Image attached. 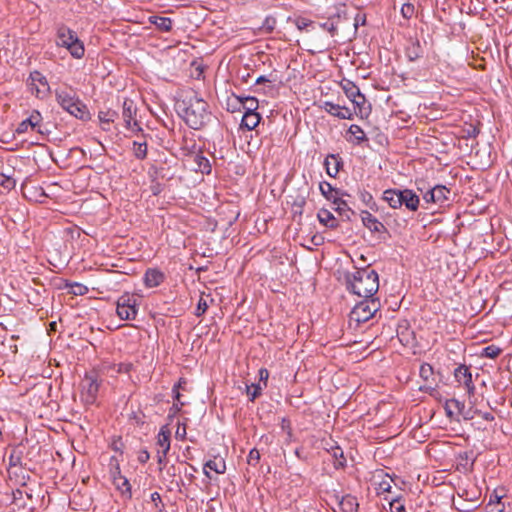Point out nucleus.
<instances>
[{"label": "nucleus", "mask_w": 512, "mask_h": 512, "mask_svg": "<svg viewBox=\"0 0 512 512\" xmlns=\"http://www.w3.org/2000/svg\"><path fill=\"white\" fill-rule=\"evenodd\" d=\"M175 107L178 115L194 130L201 129L211 121L208 103L194 91L177 101Z\"/></svg>", "instance_id": "nucleus-1"}, {"label": "nucleus", "mask_w": 512, "mask_h": 512, "mask_svg": "<svg viewBox=\"0 0 512 512\" xmlns=\"http://www.w3.org/2000/svg\"><path fill=\"white\" fill-rule=\"evenodd\" d=\"M347 289L364 299H375L373 296L379 289L378 273L367 268L357 269L353 273H347L345 276Z\"/></svg>", "instance_id": "nucleus-2"}, {"label": "nucleus", "mask_w": 512, "mask_h": 512, "mask_svg": "<svg viewBox=\"0 0 512 512\" xmlns=\"http://www.w3.org/2000/svg\"><path fill=\"white\" fill-rule=\"evenodd\" d=\"M54 93L57 104L71 116L82 121L91 119L87 105L79 98L72 86L56 88Z\"/></svg>", "instance_id": "nucleus-3"}, {"label": "nucleus", "mask_w": 512, "mask_h": 512, "mask_svg": "<svg viewBox=\"0 0 512 512\" xmlns=\"http://www.w3.org/2000/svg\"><path fill=\"white\" fill-rule=\"evenodd\" d=\"M56 44L66 48L72 57L81 59L84 56L85 48L83 42L78 38L75 31L65 25L57 29Z\"/></svg>", "instance_id": "nucleus-4"}, {"label": "nucleus", "mask_w": 512, "mask_h": 512, "mask_svg": "<svg viewBox=\"0 0 512 512\" xmlns=\"http://www.w3.org/2000/svg\"><path fill=\"white\" fill-rule=\"evenodd\" d=\"M379 299H364L358 302L349 314V326L357 328L361 323H365L373 318L380 309Z\"/></svg>", "instance_id": "nucleus-5"}, {"label": "nucleus", "mask_w": 512, "mask_h": 512, "mask_svg": "<svg viewBox=\"0 0 512 512\" xmlns=\"http://www.w3.org/2000/svg\"><path fill=\"white\" fill-rule=\"evenodd\" d=\"M116 313L121 320H134L138 313L137 299L125 293L117 300Z\"/></svg>", "instance_id": "nucleus-6"}, {"label": "nucleus", "mask_w": 512, "mask_h": 512, "mask_svg": "<svg viewBox=\"0 0 512 512\" xmlns=\"http://www.w3.org/2000/svg\"><path fill=\"white\" fill-rule=\"evenodd\" d=\"M99 387L100 383L96 373H87L81 384L82 401L87 405L94 404L97 399Z\"/></svg>", "instance_id": "nucleus-7"}, {"label": "nucleus", "mask_w": 512, "mask_h": 512, "mask_svg": "<svg viewBox=\"0 0 512 512\" xmlns=\"http://www.w3.org/2000/svg\"><path fill=\"white\" fill-rule=\"evenodd\" d=\"M137 105L132 99L125 98L122 105V119L127 130L140 131L141 126L137 120Z\"/></svg>", "instance_id": "nucleus-8"}, {"label": "nucleus", "mask_w": 512, "mask_h": 512, "mask_svg": "<svg viewBox=\"0 0 512 512\" xmlns=\"http://www.w3.org/2000/svg\"><path fill=\"white\" fill-rule=\"evenodd\" d=\"M454 377L455 380L460 384L463 385L469 396H472L475 392V385L472 380V374L470 372L469 367L466 365H460L458 366L454 371Z\"/></svg>", "instance_id": "nucleus-9"}, {"label": "nucleus", "mask_w": 512, "mask_h": 512, "mask_svg": "<svg viewBox=\"0 0 512 512\" xmlns=\"http://www.w3.org/2000/svg\"><path fill=\"white\" fill-rule=\"evenodd\" d=\"M419 375L421 379L426 383L420 386L419 390L423 392L432 393L437 387L436 380L434 378V369L429 363H423L419 369Z\"/></svg>", "instance_id": "nucleus-10"}, {"label": "nucleus", "mask_w": 512, "mask_h": 512, "mask_svg": "<svg viewBox=\"0 0 512 512\" xmlns=\"http://www.w3.org/2000/svg\"><path fill=\"white\" fill-rule=\"evenodd\" d=\"M29 81L31 86L32 93H35L37 97L39 95L45 94L49 91V83L46 79V77L39 71L35 70L30 73L29 75Z\"/></svg>", "instance_id": "nucleus-11"}, {"label": "nucleus", "mask_w": 512, "mask_h": 512, "mask_svg": "<svg viewBox=\"0 0 512 512\" xmlns=\"http://www.w3.org/2000/svg\"><path fill=\"white\" fill-rule=\"evenodd\" d=\"M156 452L168 454L171 448V431L168 425H163L156 436Z\"/></svg>", "instance_id": "nucleus-12"}, {"label": "nucleus", "mask_w": 512, "mask_h": 512, "mask_svg": "<svg viewBox=\"0 0 512 512\" xmlns=\"http://www.w3.org/2000/svg\"><path fill=\"white\" fill-rule=\"evenodd\" d=\"M165 280L164 273L157 268H148L144 274L143 282L147 288H155Z\"/></svg>", "instance_id": "nucleus-13"}, {"label": "nucleus", "mask_w": 512, "mask_h": 512, "mask_svg": "<svg viewBox=\"0 0 512 512\" xmlns=\"http://www.w3.org/2000/svg\"><path fill=\"white\" fill-rule=\"evenodd\" d=\"M400 193L402 194L401 208L404 206L409 211H417L420 204L419 196L410 189L400 190Z\"/></svg>", "instance_id": "nucleus-14"}, {"label": "nucleus", "mask_w": 512, "mask_h": 512, "mask_svg": "<svg viewBox=\"0 0 512 512\" xmlns=\"http://www.w3.org/2000/svg\"><path fill=\"white\" fill-rule=\"evenodd\" d=\"M324 109L327 113H329L330 115L335 116L339 119H352L353 118V112L349 108L342 107L338 104H334L329 101H326L324 103Z\"/></svg>", "instance_id": "nucleus-15"}, {"label": "nucleus", "mask_w": 512, "mask_h": 512, "mask_svg": "<svg viewBox=\"0 0 512 512\" xmlns=\"http://www.w3.org/2000/svg\"><path fill=\"white\" fill-rule=\"evenodd\" d=\"M319 190L321 194L329 201H332L335 205L346 206V201L337 197L338 191L327 181H322L319 184Z\"/></svg>", "instance_id": "nucleus-16"}, {"label": "nucleus", "mask_w": 512, "mask_h": 512, "mask_svg": "<svg viewBox=\"0 0 512 512\" xmlns=\"http://www.w3.org/2000/svg\"><path fill=\"white\" fill-rule=\"evenodd\" d=\"M335 498L340 506L341 512H358L359 503L355 496L346 494L345 496L340 497L336 494Z\"/></svg>", "instance_id": "nucleus-17"}, {"label": "nucleus", "mask_w": 512, "mask_h": 512, "mask_svg": "<svg viewBox=\"0 0 512 512\" xmlns=\"http://www.w3.org/2000/svg\"><path fill=\"white\" fill-rule=\"evenodd\" d=\"M361 220L363 225L368 228L371 232H384L386 231L385 226L375 216L368 211L361 212Z\"/></svg>", "instance_id": "nucleus-18"}, {"label": "nucleus", "mask_w": 512, "mask_h": 512, "mask_svg": "<svg viewBox=\"0 0 512 512\" xmlns=\"http://www.w3.org/2000/svg\"><path fill=\"white\" fill-rule=\"evenodd\" d=\"M207 469H210L217 474H224L226 471V462L222 457H215L214 459L208 460L203 467V473L208 478H211L210 473Z\"/></svg>", "instance_id": "nucleus-19"}, {"label": "nucleus", "mask_w": 512, "mask_h": 512, "mask_svg": "<svg viewBox=\"0 0 512 512\" xmlns=\"http://www.w3.org/2000/svg\"><path fill=\"white\" fill-rule=\"evenodd\" d=\"M326 173L330 177H336L342 166V160L338 155L329 154L324 161Z\"/></svg>", "instance_id": "nucleus-20"}, {"label": "nucleus", "mask_w": 512, "mask_h": 512, "mask_svg": "<svg viewBox=\"0 0 512 512\" xmlns=\"http://www.w3.org/2000/svg\"><path fill=\"white\" fill-rule=\"evenodd\" d=\"M409 61H416L423 56V47L418 39H412L405 49Z\"/></svg>", "instance_id": "nucleus-21"}, {"label": "nucleus", "mask_w": 512, "mask_h": 512, "mask_svg": "<svg viewBox=\"0 0 512 512\" xmlns=\"http://www.w3.org/2000/svg\"><path fill=\"white\" fill-rule=\"evenodd\" d=\"M382 199L388 203V205L393 209L401 208L400 199H402V194L399 189H387L383 192Z\"/></svg>", "instance_id": "nucleus-22"}, {"label": "nucleus", "mask_w": 512, "mask_h": 512, "mask_svg": "<svg viewBox=\"0 0 512 512\" xmlns=\"http://www.w3.org/2000/svg\"><path fill=\"white\" fill-rule=\"evenodd\" d=\"M149 23L153 24L158 30L162 32H169L172 29L173 21L169 17L152 15L148 18Z\"/></svg>", "instance_id": "nucleus-23"}, {"label": "nucleus", "mask_w": 512, "mask_h": 512, "mask_svg": "<svg viewBox=\"0 0 512 512\" xmlns=\"http://www.w3.org/2000/svg\"><path fill=\"white\" fill-rule=\"evenodd\" d=\"M347 133L353 137L352 138H347L348 141L350 142H353L357 145L365 142L368 140L364 130L359 126V125H356V124H352L350 125V127L348 128V131Z\"/></svg>", "instance_id": "nucleus-24"}, {"label": "nucleus", "mask_w": 512, "mask_h": 512, "mask_svg": "<svg viewBox=\"0 0 512 512\" xmlns=\"http://www.w3.org/2000/svg\"><path fill=\"white\" fill-rule=\"evenodd\" d=\"M317 218L322 225L328 228L335 229L338 227V222L336 218L327 209H320L319 212L317 213Z\"/></svg>", "instance_id": "nucleus-25"}, {"label": "nucleus", "mask_w": 512, "mask_h": 512, "mask_svg": "<svg viewBox=\"0 0 512 512\" xmlns=\"http://www.w3.org/2000/svg\"><path fill=\"white\" fill-rule=\"evenodd\" d=\"M260 120H261V116L257 112L244 113L240 126H241V128H246L247 130L251 131L258 126Z\"/></svg>", "instance_id": "nucleus-26"}, {"label": "nucleus", "mask_w": 512, "mask_h": 512, "mask_svg": "<svg viewBox=\"0 0 512 512\" xmlns=\"http://www.w3.org/2000/svg\"><path fill=\"white\" fill-rule=\"evenodd\" d=\"M113 485L121 493L123 497L127 499L132 498L131 484L125 476H123L121 480L113 481Z\"/></svg>", "instance_id": "nucleus-27"}, {"label": "nucleus", "mask_w": 512, "mask_h": 512, "mask_svg": "<svg viewBox=\"0 0 512 512\" xmlns=\"http://www.w3.org/2000/svg\"><path fill=\"white\" fill-rule=\"evenodd\" d=\"M435 193L436 204L444 205L449 201L451 191L444 185H436L433 187Z\"/></svg>", "instance_id": "nucleus-28"}, {"label": "nucleus", "mask_w": 512, "mask_h": 512, "mask_svg": "<svg viewBox=\"0 0 512 512\" xmlns=\"http://www.w3.org/2000/svg\"><path fill=\"white\" fill-rule=\"evenodd\" d=\"M118 116L117 112L111 109H108L106 111H99L98 113V119L100 123L102 124V129L104 131H108L109 127H106L104 125H108L115 121L116 117Z\"/></svg>", "instance_id": "nucleus-29"}, {"label": "nucleus", "mask_w": 512, "mask_h": 512, "mask_svg": "<svg viewBox=\"0 0 512 512\" xmlns=\"http://www.w3.org/2000/svg\"><path fill=\"white\" fill-rule=\"evenodd\" d=\"M330 453L334 458V468L340 469L344 468L346 465V458L344 456L343 450L339 446H332Z\"/></svg>", "instance_id": "nucleus-30"}, {"label": "nucleus", "mask_w": 512, "mask_h": 512, "mask_svg": "<svg viewBox=\"0 0 512 512\" xmlns=\"http://www.w3.org/2000/svg\"><path fill=\"white\" fill-rule=\"evenodd\" d=\"M343 90L346 96L351 100L353 98H361L362 102L364 101V95L361 94L360 89L351 81H346L343 85Z\"/></svg>", "instance_id": "nucleus-31"}, {"label": "nucleus", "mask_w": 512, "mask_h": 512, "mask_svg": "<svg viewBox=\"0 0 512 512\" xmlns=\"http://www.w3.org/2000/svg\"><path fill=\"white\" fill-rule=\"evenodd\" d=\"M453 504H454L455 508L461 512H471L478 507V500L477 499H471L469 501L458 500L457 502L454 501Z\"/></svg>", "instance_id": "nucleus-32"}, {"label": "nucleus", "mask_w": 512, "mask_h": 512, "mask_svg": "<svg viewBox=\"0 0 512 512\" xmlns=\"http://www.w3.org/2000/svg\"><path fill=\"white\" fill-rule=\"evenodd\" d=\"M132 151L133 155L138 160H144L147 157L148 153V144L147 142H133L132 143Z\"/></svg>", "instance_id": "nucleus-33"}, {"label": "nucleus", "mask_w": 512, "mask_h": 512, "mask_svg": "<svg viewBox=\"0 0 512 512\" xmlns=\"http://www.w3.org/2000/svg\"><path fill=\"white\" fill-rule=\"evenodd\" d=\"M358 197L359 199L361 200V202L367 206L369 209H371L372 211H378V206L376 204V202L374 201V198L372 196V194L366 190H360L358 192Z\"/></svg>", "instance_id": "nucleus-34"}, {"label": "nucleus", "mask_w": 512, "mask_h": 512, "mask_svg": "<svg viewBox=\"0 0 512 512\" xmlns=\"http://www.w3.org/2000/svg\"><path fill=\"white\" fill-rule=\"evenodd\" d=\"M109 474L112 482L115 480H121L123 477L120 469L119 462L116 457L112 456L109 463Z\"/></svg>", "instance_id": "nucleus-35"}, {"label": "nucleus", "mask_w": 512, "mask_h": 512, "mask_svg": "<svg viewBox=\"0 0 512 512\" xmlns=\"http://www.w3.org/2000/svg\"><path fill=\"white\" fill-rule=\"evenodd\" d=\"M340 19V16L334 15L330 17L326 22H323L320 24V27L324 30H327L331 36H334L337 33V25L338 21Z\"/></svg>", "instance_id": "nucleus-36"}, {"label": "nucleus", "mask_w": 512, "mask_h": 512, "mask_svg": "<svg viewBox=\"0 0 512 512\" xmlns=\"http://www.w3.org/2000/svg\"><path fill=\"white\" fill-rule=\"evenodd\" d=\"M485 512H511L506 510L505 504L501 502L500 497L496 496V500H490L489 503L485 507Z\"/></svg>", "instance_id": "nucleus-37"}, {"label": "nucleus", "mask_w": 512, "mask_h": 512, "mask_svg": "<svg viewBox=\"0 0 512 512\" xmlns=\"http://www.w3.org/2000/svg\"><path fill=\"white\" fill-rule=\"evenodd\" d=\"M264 387L261 383L252 384L250 386H247L246 392L249 397L250 401H254L257 397H259L262 393V390Z\"/></svg>", "instance_id": "nucleus-38"}, {"label": "nucleus", "mask_w": 512, "mask_h": 512, "mask_svg": "<svg viewBox=\"0 0 512 512\" xmlns=\"http://www.w3.org/2000/svg\"><path fill=\"white\" fill-rule=\"evenodd\" d=\"M195 162L198 165V169L202 173L209 174L211 172V164L206 157L202 155H196Z\"/></svg>", "instance_id": "nucleus-39"}, {"label": "nucleus", "mask_w": 512, "mask_h": 512, "mask_svg": "<svg viewBox=\"0 0 512 512\" xmlns=\"http://www.w3.org/2000/svg\"><path fill=\"white\" fill-rule=\"evenodd\" d=\"M501 351H502L501 348H499L498 346H496V345H489V346H486V347H484L482 349L481 356L487 357V358H490V359H495L496 357L499 356Z\"/></svg>", "instance_id": "nucleus-40"}, {"label": "nucleus", "mask_w": 512, "mask_h": 512, "mask_svg": "<svg viewBox=\"0 0 512 512\" xmlns=\"http://www.w3.org/2000/svg\"><path fill=\"white\" fill-rule=\"evenodd\" d=\"M245 113H255L258 109V101L252 96H245V102L243 104Z\"/></svg>", "instance_id": "nucleus-41"}, {"label": "nucleus", "mask_w": 512, "mask_h": 512, "mask_svg": "<svg viewBox=\"0 0 512 512\" xmlns=\"http://www.w3.org/2000/svg\"><path fill=\"white\" fill-rule=\"evenodd\" d=\"M0 186H2L3 188H5L7 190L14 189L16 186V180L9 175L1 173L0 174Z\"/></svg>", "instance_id": "nucleus-42"}, {"label": "nucleus", "mask_w": 512, "mask_h": 512, "mask_svg": "<svg viewBox=\"0 0 512 512\" xmlns=\"http://www.w3.org/2000/svg\"><path fill=\"white\" fill-rule=\"evenodd\" d=\"M66 286L70 288L69 292L74 295H84L88 292V288L81 283L75 282L67 284Z\"/></svg>", "instance_id": "nucleus-43"}, {"label": "nucleus", "mask_w": 512, "mask_h": 512, "mask_svg": "<svg viewBox=\"0 0 512 512\" xmlns=\"http://www.w3.org/2000/svg\"><path fill=\"white\" fill-rule=\"evenodd\" d=\"M31 123V130H35L36 128H40V124L42 122V115L39 111L34 110L27 118Z\"/></svg>", "instance_id": "nucleus-44"}, {"label": "nucleus", "mask_w": 512, "mask_h": 512, "mask_svg": "<svg viewBox=\"0 0 512 512\" xmlns=\"http://www.w3.org/2000/svg\"><path fill=\"white\" fill-rule=\"evenodd\" d=\"M260 461V452L253 448L250 450L248 457H247V463L252 466H256Z\"/></svg>", "instance_id": "nucleus-45"}, {"label": "nucleus", "mask_w": 512, "mask_h": 512, "mask_svg": "<svg viewBox=\"0 0 512 512\" xmlns=\"http://www.w3.org/2000/svg\"><path fill=\"white\" fill-rule=\"evenodd\" d=\"M415 12V7L411 3H405L403 4L401 8V14L405 19H410Z\"/></svg>", "instance_id": "nucleus-46"}, {"label": "nucleus", "mask_w": 512, "mask_h": 512, "mask_svg": "<svg viewBox=\"0 0 512 512\" xmlns=\"http://www.w3.org/2000/svg\"><path fill=\"white\" fill-rule=\"evenodd\" d=\"M207 309H208L207 301L203 297H200L198 304H197L195 315L197 317H200L207 311Z\"/></svg>", "instance_id": "nucleus-47"}, {"label": "nucleus", "mask_w": 512, "mask_h": 512, "mask_svg": "<svg viewBox=\"0 0 512 512\" xmlns=\"http://www.w3.org/2000/svg\"><path fill=\"white\" fill-rule=\"evenodd\" d=\"M448 402L451 404L452 408L455 410L457 415H460L459 413H463V410L465 409L464 402L455 398L449 399Z\"/></svg>", "instance_id": "nucleus-48"}, {"label": "nucleus", "mask_w": 512, "mask_h": 512, "mask_svg": "<svg viewBox=\"0 0 512 512\" xmlns=\"http://www.w3.org/2000/svg\"><path fill=\"white\" fill-rule=\"evenodd\" d=\"M132 133H133V134L135 135V137H136V139H135L133 142H143V141H145V142H147V143H148V140H149V139H150V140L152 139L151 134L144 132V130H143L142 128H141V130H140V131H134V132H132Z\"/></svg>", "instance_id": "nucleus-49"}, {"label": "nucleus", "mask_w": 512, "mask_h": 512, "mask_svg": "<svg viewBox=\"0 0 512 512\" xmlns=\"http://www.w3.org/2000/svg\"><path fill=\"white\" fill-rule=\"evenodd\" d=\"M312 24L313 22L311 20L304 17L297 18L295 21V25L300 31L306 30Z\"/></svg>", "instance_id": "nucleus-50"}, {"label": "nucleus", "mask_w": 512, "mask_h": 512, "mask_svg": "<svg viewBox=\"0 0 512 512\" xmlns=\"http://www.w3.org/2000/svg\"><path fill=\"white\" fill-rule=\"evenodd\" d=\"M276 26V19L273 16H267L263 22V28L267 32H272Z\"/></svg>", "instance_id": "nucleus-51"}, {"label": "nucleus", "mask_w": 512, "mask_h": 512, "mask_svg": "<svg viewBox=\"0 0 512 512\" xmlns=\"http://www.w3.org/2000/svg\"><path fill=\"white\" fill-rule=\"evenodd\" d=\"M391 481L390 480H387V479H384L382 480L379 484H378V487H377V493L378 494H382V493H386V492H390L391 491Z\"/></svg>", "instance_id": "nucleus-52"}, {"label": "nucleus", "mask_w": 512, "mask_h": 512, "mask_svg": "<svg viewBox=\"0 0 512 512\" xmlns=\"http://www.w3.org/2000/svg\"><path fill=\"white\" fill-rule=\"evenodd\" d=\"M390 509L391 512H406L404 505L400 503V499L398 497L394 498L390 502Z\"/></svg>", "instance_id": "nucleus-53"}, {"label": "nucleus", "mask_w": 512, "mask_h": 512, "mask_svg": "<svg viewBox=\"0 0 512 512\" xmlns=\"http://www.w3.org/2000/svg\"><path fill=\"white\" fill-rule=\"evenodd\" d=\"M29 129H31V123H30V121L26 118L25 120L21 121V122L18 124V126H17V128H16L15 132H16L17 134H23V133H26Z\"/></svg>", "instance_id": "nucleus-54"}, {"label": "nucleus", "mask_w": 512, "mask_h": 512, "mask_svg": "<svg viewBox=\"0 0 512 512\" xmlns=\"http://www.w3.org/2000/svg\"><path fill=\"white\" fill-rule=\"evenodd\" d=\"M259 383L265 388L267 386L269 371L266 368L259 369Z\"/></svg>", "instance_id": "nucleus-55"}, {"label": "nucleus", "mask_w": 512, "mask_h": 512, "mask_svg": "<svg viewBox=\"0 0 512 512\" xmlns=\"http://www.w3.org/2000/svg\"><path fill=\"white\" fill-rule=\"evenodd\" d=\"M184 406V403H173V405L169 409L168 418L172 419L175 417Z\"/></svg>", "instance_id": "nucleus-56"}, {"label": "nucleus", "mask_w": 512, "mask_h": 512, "mask_svg": "<svg viewBox=\"0 0 512 512\" xmlns=\"http://www.w3.org/2000/svg\"><path fill=\"white\" fill-rule=\"evenodd\" d=\"M150 499L154 503L155 509L161 511V506H163V504L160 494L158 492H153L150 495Z\"/></svg>", "instance_id": "nucleus-57"}, {"label": "nucleus", "mask_w": 512, "mask_h": 512, "mask_svg": "<svg viewBox=\"0 0 512 512\" xmlns=\"http://www.w3.org/2000/svg\"><path fill=\"white\" fill-rule=\"evenodd\" d=\"M167 455L168 454H162V452H156L157 463L159 465L160 471H162L166 467Z\"/></svg>", "instance_id": "nucleus-58"}, {"label": "nucleus", "mask_w": 512, "mask_h": 512, "mask_svg": "<svg viewBox=\"0 0 512 512\" xmlns=\"http://www.w3.org/2000/svg\"><path fill=\"white\" fill-rule=\"evenodd\" d=\"M444 409H445L446 416H447L450 420H454V419H456V415H457V413H456V412H455V410L452 408V406H451V404L448 402V400L445 402Z\"/></svg>", "instance_id": "nucleus-59"}, {"label": "nucleus", "mask_w": 512, "mask_h": 512, "mask_svg": "<svg viewBox=\"0 0 512 512\" xmlns=\"http://www.w3.org/2000/svg\"><path fill=\"white\" fill-rule=\"evenodd\" d=\"M423 199L429 203V202H432V203H436V199H435V193H434V188H430L428 189L424 194H423Z\"/></svg>", "instance_id": "nucleus-60"}, {"label": "nucleus", "mask_w": 512, "mask_h": 512, "mask_svg": "<svg viewBox=\"0 0 512 512\" xmlns=\"http://www.w3.org/2000/svg\"><path fill=\"white\" fill-rule=\"evenodd\" d=\"M138 461L142 464H145L150 459V453L147 449H142L138 453Z\"/></svg>", "instance_id": "nucleus-61"}, {"label": "nucleus", "mask_w": 512, "mask_h": 512, "mask_svg": "<svg viewBox=\"0 0 512 512\" xmlns=\"http://www.w3.org/2000/svg\"><path fill=\"white\" fill-rule=\"evenodd\" d=\"M354 26L357 28L359 25L364 26L366 24V15L358 13L354 18Z\"/></svg>", "instance_id": "nucleus-62"}, {"label": "nucleus", "mask_w": 512, "mask_h": 512, "mask_svg": "<svg viewBox=\"0 0 512 512\" xmlns=\"http://www.w3.org/2000/svg\"><path fill=\"white\" fill-rule=\"evenodd\" d=\"M475 414L479 415L480 417H482L485 421H488V422H492L494 421V416L492 413L490 412H482L480 410H475L474 411Z\"/></svg>", "instance_id": "nucleus-63"}, {"label": "nucleus", "mask_w": 512, "mask_h": 512, "mask_svg": "<svg viewBox=\"0 0 512 512\" xmlns=\"http://www.w3.org/2000/svg\"><path fill=\"white\" fill-rule=\"evenodd\" d=\"M352 103L359 108V112L362 114L364 105L366 104V99L364 98V101L362 102L361 98H353L351 99Z\"/></svg>", "instance_id": "nucleus-64"}]
</instances>
